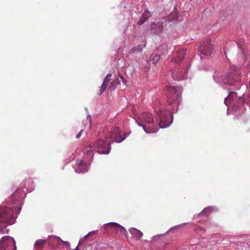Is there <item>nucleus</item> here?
Instances as JSON below:
<instances>
[{
	"label": "nucleus",
	"mask_w": 250,
	"mask_h": 250,
	"mask_svg": "<svg viewBox=\"0 0 250 250\" xmlns=\"http://www.w3.org/2000/svg\"><path fill=\"white\" fill-rule=\"evenodd\" d=\"M110 149V145L107 141L99 139L93 145H89L83 148V156L89 161L94 156L93 151L96 150L99 154H108Z\"/></svg>",
	"instance_id": "nucleus-1"
},
{
	"label": "nucleus",
	"mask_w": 250,
	"mask_h": 250,
	"mask_svg": "<svg viewBox=\"0 0 250 250\" xmlns=\"http://www.w3.org/2000/svg\"><path fill=\"white\" fill-rule=\"evenodd\" d=\"M140 123L137 121L140 126H142L144 130L147 133L156 132L158 126L154 122V118L151 113L148 112H143L138 117Z\"/></svg>",
	"instance_id": "nucleus-2"
},
{
	"label": "nucleus",
	"mask_w": 250,
	"mask_h": 250,
	"mask_svg": "<svg viewBox=\"0 0 250 250\" xmlns=\"http://www.w3.org/2000/svg\"><path fill=\"white\" fill-rule=\"evenodd\" d=\"M166 91L167 103L173 107L178 105L181 99L182 87L167 86Z\"/></svg>",
	"instance_id": "nucleus-3"
},
{
	"label": "nucleus",
	"mask_w": 250,
	"mask_h": 250,
	"mask_svg": "<svg viewBox=\"0 0 250 250\" xmlns=\"http://www.w3.org/2000/svg\"><path fill=\"white\" fill-rule=\"evenodd\" d=\"M155 112L159 118V125L160 127H167L172 123L173 119L171 111L158 107L155 109Z\"/></svg>",
	"instance_id": "nucleus-4"
},
{
	"label": "nucleus",
	"mask_w": 250,
	"mask_h": 250,
	"mask_svg": "<svg viewBox=\"0 0 250 250\" xmlns=\"http://www.w3.org/2000/svg\"><path fill=\"white\" fill-rule=\"evenodd\" d=\"M13 211L9 208L1 207L0 208V223L11 225L14 224Z\"/></svg>",
	"instance_id": "nucleus-5"
},
{
	"label": "nucleus",
	"mask_w": 250,
	"mask_h": 250,
	"mask_svg": "<svg viewBox=\"0 0 250 250\" xmlns=\"http://www.w3.org/2000/svg\"><path fill=\"white\" fill-rule=\"evenodd\" d=\"M16 250L14 239L9 236H4L0 241V250Z\"/></svg>",
	"instance_id": "nucleus-6"
},
{
	"label": "nucleus",
	"mask_w": 250,
	"mask_h": 250,
	"mask_svg": "<svg viewBox=\"0 0 250 250\" xmlns=\"http://www.w3.org/2000/svg\"><path fill=\"white\" fill-rule=\"evenodd\" d=\"M199 51L204 55H210L213 52V47L209 40L204 41L198 47Z\"/></svg>",
	"instance_id": "nucleus-7"
},
{
	"label": "nucleus",
	"mask_w": 250,
	"mask_h": 250,
	"mask_svg": "<svg viewBox=\"0 0 250 250\" xmlns=\"http://www.w3.org/2000/svg\"><path fill=\"white\" fill-rule=\"evenodd\" d=\"M122 132L119 128L115 127L110 133V138L112 141L120 143L125 139V136L122 137Z\"/></svg>",
	"instance_id": "nucleus-8"
},
{
	"label": "nucleus",
	"mask_w": 250,
	"mask_h": 250,
	"mask_svg": "<svg viewBox=\"0 0 250 250\" xmlns=\"http://www.w3.org/2000/svg\"><path fill=\"white\" fill-rule=\"evenodd\" d=\"M49 244L51 245L54 248L56 249L60 245V242L65 245L67 247H70V244L67 242L62 240L60 237L54 236H49L48 237Z\"/></svg>",
	"instance_id": "nucleus-9"
},
{
	"label": "nucleus",
	"mask_w": 250,
	"mask_h": 250,
	"mask_svg": "<svg viewBox=\"0 0 250 250\" xmlns=\"http://www.w3.org/2000/svg\"><path fill=\"white\" fill-rule=\"evenodd\" d=\"M186 54V50L184 49L178 50L171 60V62L176 64H180L183 61Z\"/></svg>",
	"instance_id": "nucleus-10"
},
{
	"label": "nucleus",
	"mask_w": 250,
	"mask_h": 250,
	"mask_svg": "<svg viewBox=\"0 0 250 250\" xmlns=\"http://www.w3.org/2000/svg\"><path fill=\"white\" fill-rule=\"evenodd\" d=\"M163 21H156L151 23L150 25V31L154 34H159L163 30Z\"/></svg>",
	"instance_id": "nucleus-11"
},
{
	"label": "nucleus",
	"mask_w": 250,
	"mask_h": 250,
	"mask_svg": "<svg viewBox=\"0 0 250 250\" xmlns=\"http://www.w3.org/2000/svg\"><path fill=\"white\" fill-rule=\"evenodd\" d=\"M109 227L115 228L116 230H120L121 233L123 235L126 236L127 234V231L126 229L118 223L111 222L105 224V228L107 229Z\"/></svg>",
	"instance_id": "nucleus-12"
},
{
	"label": "nucleus",
	"mask_w": 250,
	"mask_h": 250,
	"mask_svg": "<svg viewBox=\"0 0 250 250\" xmlns=\"http://www.w3.org/2000/svg\"><path fill=\"white\" fill-rule=\"evenodd\" d=\"M112 74L108 73L104 78L103 84L100 87L99 92L97 93L99 96H100L106 89L107 84L109 82V78L111 77Z\"/></svg>",
	"instance_id": "nucleus-13"
},
{
	"label": "nucleus",
	"mask_w": 250,
	"mask_h": 250,
	"mask_svg": "<svg viewBox=\"0 0 250 250\" xmlns=\"http://www.w3.org/2000/svg\"><path fill=\"white\" fill-rule=\"evenodd\" d=\"M129 231L136 240L141 239L143 236V233L135 228H130L129 229Z\"/></svg>",
	"instance_id": "nucleus-14"
},
{
	"label": "nucleus",
	"mask_w": 250,
	"mask_h": 250,
	"mask_svg": "<svg viewBox=\"0 0 250 250\" xmlns=\"http://www.w3.org/2000/svg\"><path fill=\"white\" fill-rule=\"evenodd\" d=\"M149 12L147 9L145 10L138 21V25H142L149 17Z\"/></svg>",
	"instance_id": "nucleus-15"
},
{
	"label": "nucleus",
	"mask_w": 250,
	"mask_h": 250,
	"mask_svg": "<svg viewBox=\"0 0 250 250\" xmlns=\"http://www.w3.org/2000/svg\"><path fill=\"white\" fill-rule=\"evenodd\" d=\"M78 168H76L75 171L78 173L84 172L88 170L87 165L83 161H81L78 165Z\"/></svg>",
	"instance_id": "nucleus-16"
},
{
	"label": "nucleus",
	"mask_w": 250,
	"mask_h": 250,
	"mask_svg": "<svg viewBox=\"0 0 250 250\" xmlns=\"http://www.w3.org/2000/svg\"><path fill=\"white\" fill-rule=\"evenodd\" d=\"M173 78L175 80H182L184 76V72L181 70H175L171 73Z\"/></svg>",
	"instance_id": "nucleus-17"
},
{
	"label": "nucleus",
	"mask_w": 250,
	"mask_h": 250,
	"mask_svg": "<svg viewBox=\"0 0 250 250\" xmlns=\"http://www.w3.org/2000/svg\"><path fill=\"white\" fill-rule=\"evenodd\" d=\"M46 242V240L39 239L37 240L34 245V248L36 250H42L43 249L44 244Z\"/></svg>",
	"instance_id": "nucleus-18"
},
{
	"label": "nucleus",
	"mask_w": 250,
	"mask_h": 250,
	"mask_svg": "<svg viewBox=\"0 0 250 250\" xmlns=\"http://www.w3.org/2000/svg\"><path fill=\"white\" fill-rule=\"evenodd\" d=\"M237 96V94L235 92L230 91L229 93V95H228V96L227 98H226L225 99L224 102H225V104L227 105H228V103L230 102L231 101V100L233 99L234 96Z\"/></svg>",
	"instance_id": "nucleus-19"
},
{
	"label": "nucleus",
	"mask_w": 250,
	"mask_h": 250,
	"mask_svg": "<svg viewBox=\"0 0 250 250\" xmlns=\"http://www.w3.org/2000/svg\"><path fill=\"white\" fill-rule=\"evenodd\" d=\"M158 52H160L161 55L167 54L168 53V46L167 45L162 44L158 48Z\"/></svg>",
	"instance_id": "nucleus-20"
},
{
	"label": "nucleus",
	"mask_w": 250,
	"mask_h": 250,
	"mask_svg": "<svg viewBox=\"0 0 250 250\" xmlns=\"http://www.w3.org/2000/svg\"><path fill=\"white\" fill-rule=\"evenodd\" d=\"M212 211V208L210 207L206 208L204 210H202L199 214V215H204L205 216H208Z\"/></svg>",
	"instance_id": "nucleus-21"
},
{
	"label": "nucleus",
	"mask_w": 250,
	"mask_h": 250,
	"mask_svg": "<svg viewBox=\"0 0 250 250\" xmlns=\"http://www.w3.org/2000/svg\"><path fill=\"white\" fill-rule=\"evenodd\" d=\"M143 50V46L141 45H138L136 47L132 48L129 53H134L135 52H141Z\"/></svg>",
	"instance_id": "nucleus-22"
},
{
	"label": "nucleus",
	"mask_w": 250,
	"mask_h": 250,
	"mask_svg": "<svg viewBox=\"0 0 250 250\" xmlns=\"http://www.w3.org/2000/svg\"><path fill=\"white\" fill-rule=\"evenodd\" d=\"M223 83L229 85H233L234 84L233 81L230 77H226L223 80Z\"/></svg>",
	"instance_id": "nucleus-23"
},
{
	"label": "nucleus",
	"mask_w": 250,
	"mask_h": 250,
	"mask_svg": "<svg viewBox=\"0 0 250 250\" xmlns=\"http://www.w3.org/2000/svg\"><path fill=\"white\" fill-rule=\"evenodd\" d=\"M160 57L159 55H155L152 58V62L153 63H157L159 60H160Z\"/></svg>",
	"instance_id": "nucleus-24"
},
{
	"label": "nucleus",
	"mask_w": 250,
	"mask_h": 250,
	"mask_svg": "<svg viewBox=\"0 0 250 250\" xmlns=\"http://www.w3.org/2000/svg\"><path fill=\"white\" fill-rule=\"evenodd\" d=\"M115 81H112L111 83H110V85L109 87V89L110 90H114L115 88Z\"/></svg>",
	"instance_id": "nucleus-25"
},
{
	"label": "nucleus",
	"mask_w": 250,
	"mask_h": 250,
	"mask_svg": "<svg viewBox=\"0 0 250 250\" xmlns=\"http://www.w3.org/2000/svg\"><path fill=\"white\" fill-rule=\"evenodd\" d=\"M195 230H199V231H205L206 229H204L201 226H197L195 228Z\"/></svg>",
	"instance_id": "nucleus-26"
},
{
	"label": "nucleus",
	"mask_w": 250,
	"mask_h": 250,
	"mask_svg": "<svg viewBox=\"0 0 250 250\" xmlns=\"http://www.w3.org/2000/svg\"><path fill=\"white\" fill-rule=\"evenodd\" d=\"M83 129H82L78 134L76 135V137L77 139L80 138L81 136L82 132L83 131Z\"/></svg>",
	"instance_id": "nucleus-27"
},
{
	"label": "nucleus",
	"mask_w": 250,
	"mask_h": 250,
	"mask_svg": "<svg viewBox=\"0 0 250 250\" xmlns=\"http://www.w3.org/2000/svg\"><path fill=\"white\" fill-rule=\"evenodd\" d=\"M246 102L247 104H250V93L249 94V97H248V99H247Z\"/></svg>",
	"instance_id": "nucleus-28"
},
{
	"label": "nucleus",
	"mask_w": 250,
	"mask_h": 250,
	"mask_svg": "<svg viewBox=\"0 0 250 250\" xmlns=\"http://www.w3.org/2000/svg\"><path fill=\"white\" fill-rule=\"evenodd\" d=\"M239 100H240V101L241 102H242V104H243L245 102V100L244 99V98H242V97H240L239 98Z\"/></svg>",
	"instance_id": "nucleus-29"
},
{
	"label": "nucleus",
	"mask_w": 250,
	"mask_h": 250,
	"mask_svg": "<svg viewBox=\"0 0 250 250\" xmlns=\"http://www.w3.org/2000/svg\"><path fill=\"white\" fill-rule=\"evenodd\" d=\"M243 42V41H240L239 42H238V43H237V44H238V45L239 46V47H241V48H242V46H241V44H240V42Z\"/></svg>",
	"instance_id": "nucleus-30"
},
{
	"label": "nucleus",
	"mask_w": 250,
	"mask_h": 250,
	"mask_svg": "<svg viewBox=\"0 0 250 250\" xmlns=\"http://www.w3.org/2000/svg\"><path fill=\"white\" fill-rule=\"evenodd\" d=\"M90 233H89L88 234H87L86 235H85V236H84L83 238L85 239L89 235Z\"/></svg>",
	"instance_id": "nucleus-31"
},
{
	"label": "nucleus",
	"mask_w": 250,
	"mask_h": 250,
	"mask_svg": "<svg viewBox=\"0 0 250 250\" xmlns=\"http://www.w3.org/2000/svg\"><path fill=\"white\" fill-rule=\"evenodd\" d=\"M2 230H3V229H2V228L1 227H0V232L1 231H2Z\"/></svg>",
	"instance_id": "nucleus-32"
},
{
	"label": "nucleus",
	"mask_w": 250,
	"mask_h": 250,
	"mask_svg": "<svg viewBox=\"0 0 250 250\" xmlns=\"http://www.w3.org/2000/svg\"><path fill=\"white\" fill-rule=\"evenodd\" d=\"M75 250H79V248H78V246H77V247L75 248Z\"/></svg>",
	"instance_id": "nucleus-33"
}]
</instances>
